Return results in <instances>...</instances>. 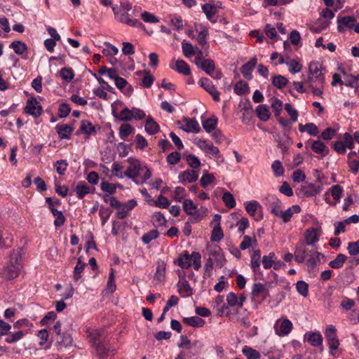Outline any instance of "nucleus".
<instances>
[{"label": "nucleus", "mask_w": 359, "mask_h": 359, "mask_svg": "<svg viewBox=\"0 0 359 359\" xmlns=\"http://www.w3.org/2000/svg\"><path fill=\"white\" fill-rule=\"evenodd\" d=\"M127 162L129 165L124 175L136 184H142L151 177L149 169L138 159L130 157L127 159Z\"/></svg>", "instance_id": "f257e3e1"}, {"label": "nucleus", "mask_w": 359, "mask_h": 359, "mask_svg": "<svg viewBox=\"0 0 359 359\" xmlns=\"http://www.w3.org/2000/svg\"><path fill=\"white\" fill-rule=\"evenodd\" d=\"M308 82L314 95L322 96L325 86V76L322 65L318 62H311L309 66Z\"/></svg>", "instance_id": "f03ea898"}, {"label": "nucleus", "mask_w": 359, "mask_h": 359, "mask_svg": "<svg viewBox=\"0 0 359 359\" xmlns=\"http://www.w3.org/2000/svg\"><path fill=\"white\" fill-rule=\"evenodd\" d=\"M22 255L20 251H13L11 254L8 264L4 269L3 276L7 279H13L19 275L22 267Z\"/></svg>", "instance_id": "7ed1b4c3"}, {"label": "nucleus", "mask_w": 359, "mask_h": 359, "mask_svg": "<svg viewBox=\"0 0 359 359\" xmlns=\"http://www.w3.org/2000/svg\"><path fill=\"white\" fill-rule=\"evenodd\" d=\"M201 259L199 252H193L189 255L187 252H184L179 257L177 264L182 269H188L193 266L195 270H198L201 266Z\"/></svg>", "instance_id": "20e7f679"}, {"label": "nucleus", "mask_w": 359, "mask_h": 359, "mask_svg": "<svg viewBox=\"0 0 359 359\" xmlns=\"http://www.w3.org/2000/svg\"><path fill=\"white\" fill-rule=\"evenodd\" d=\"M112 11L114 12L116 19L118 22L133 27L145 30V26L142 24V22L138 19L130 18L131 15L128 13L123 12L121 9L118 10L114 6L112 7Z\"/></svg>", "instance_id": "39448f33"}, {"label": "nucleus", "mask_w": 359, "mask_h": 359, "mask_svg": "<svg viewBox=\"0 0 359 359\" xmlns=\"http://www.w3.org/2000/svg\"><path fill=\"white\" fill-rule=\"evenodd\" d=\"M325 336L330 348V354L334 355L339 346V340L337 335V330L332 325H328L325 331Z\"/></svg>", "instance_id": "423d86ee"}, {"label": "nucleus", "mask_w": 359, "mask_h": 359, "mask_svg": "<svg viewBox=\"0 0 359 359\" xmlns=\"http://www.w3.org/2000/svg\"><path fill=\"white\" fill-rule=\"evenodd\" d=\"M293 327L292 323L287 318L278 319L273 326L275 333L278 336L287 335Z\"/></svg>", "instance_id": "0eeeda50"}, {"label": "nucleus", "mask_w": 359, "mask_h": 359, "mask_svg": "<svg viewBox=\"0 0 359 359\" xmlns=\"http://www.w3.org/2000/svg\"><path fill=\"white\" fill-rule=\"evenodd\" d=\"M309 258L306 262V265L307 266L309 272L311 273L312 276H314L316 275L318 269H317V265L320 262V257H323V255L314 250H311L308 253Z\"/></svg>", "instance_id": "6e6552de"}, {"label": "nucleus", "mask_w": 359, "mask_h": 359, "mask_svg": "<svg viewBox=\"0 0 359 359\" xmlns=\"http://www.w3.org/2000/svg\"><path fill=\"white\" fill-rule=\"evenodd\" d=\"M342 188L338 185H334L325 194V201L327 203L334 205L339 202L342 195Z\"/></svg>", "instance_id": "1a4fd4ad"}, {"label": "nucleus", "mask_w": 359, "mask_h": 359, "mask_svg": "<svg viewBox=\"0 0 359 359\" xmlns=\"http://www.w3.org/2000/svg\"><path fill=\"white\" fill-rule=\"evenodd\" d=\"M197 67L203 69L207 74L212 76L214 79H220L222 77L221 72H215V62L210 59H205V60L203 61V62Z\"/></svg>", "instance_id": "9d476101"}, {"label": "nucleus", "mask_w": 359, "mask_h": 359, "mask_svg": "<svg viewBox=\"0 0 359 359\" xmlns=\"http://www.w3.org/2000/svg\"><path fill=\"white\" fill-rule=\"evenodd\" d=\"M25 111L35 118H38L41 115L43 108L35 97H31L27 101Z\"/></svg>", "instance_id": "9b49d317"}, {"label": "nucleus", "mask_w": 359, "mask_h": 359, "mask_svg": "<svg viewBox=\"0 0 359 359\" xmlns=\"http://www.w3.org/2000/svg\"><path fill=\"white\" fill-rule=\"evenodd\" d=\"M208 254L210 259H212V262L216 263V265L219 268L224 266L226 263L224 254L222 249L218 245H214L209 248Z\"/></svg>", "instance_id": "f8f14e48"}, {"label": "nucleus", "mask_w": 359, "mask_h": 359, "mask_svg": "<svg viewBox=\"0 0 359 359\" xmlns=\"http://www.w3.org/2000/svg\"><path fill=\"white\" fill-rule=\"evenodd\" d=\"M265 201L268 210L275 216L278 217L282 210L281 201L275 195L272 194L268 195L265 198Z\"/></svg>", "instance_id": "ddd939ff"}, {"label": "nucleus", "mask_w": 359, "mask_h": 359, "mask_svg": "<svg viewBox=\"0 0 359 359\" xmlns=\"http://www.w3.org/2000/svg\"><path fill=\"white\" fill-rule=\"evenodd\" d=\"M52 337L55 341V346L58 351H62L64 348L71 346L73 343L72 336L67 332H62L60 335Z\"/></svg>", "instance_id": "4468645a"}, {"label": "nucleus", "mask_w": 359, "mask_h": 359, "mask_svg": "<svg viewBox=\"0 0 359 359\" xmlns=\"http://www.w3.org/2000/svg\"><path fill=\"white\" fill-rule=\"evenodd\" d=\"M180 128L187 133H198L201 130L198 123L192 118H184L180 123Z\"/></svg>", "instance_id": "2eb2a0df"}, {"label": "nucleus", "mask_w": 359, "mask_h": 359, "mask_svg": "<svg viewBox=\"0 0 359 359\" xmlns=\"http://www.w3.org/2000/svg\"><path fill=\"white\" fill-rule=\"evenodd\" d=\"M200 86L204 88L209 94L211 95L212 99L218 102L219 101V93L213 86L212 83L207 78H202L199 81Z\"/></svg>", "instance_id": "dca6fc26"}, {"label": "nucleus", "mask_w": 359, "mask_h": 359, "mask_svg": "<svg viewBox=\"0 0 359 359\" xmlns=\"http://www.w3.org/2000/svg\"><path fill=\"white\" fill-rule=\"evenodd\" d=\"M198 172L197 170H186L179 175V182L182 184L196 182L198 177Z\"/></svg>", "instance_id": "f3484780"}, {"label": "nucleus", "mask_w": 359, "mask_h": 359, "mask_svg": "<svg viewBox=\"0 0 359 359\" xmlns=\"http://www.w3.org/2000/svg\"><path fill=\"white\" fill-rule=\"evenodd\" d=\"M137 205V201L134 199L128 200L121 203L118 208L116 215L119 219H124L128 215V212Z\"/></svg>", "instance_id": "a211bd4d"}, {"label": "nucleus", "mask_w": 359, "mask_h": 359, "mask_svg": "<svg viewBox=\"0 0 359 359\" xmlns=\"http://www.w3.org/2000/svg\"><path fill=\"white\" fill-rule=\"evenodd\" d=\"M322 191V186L314 184L304 185L299 189V194L302 196L310 197L318 194Z\"/></svg>", "instance_id": "6ab92c4d"}, {"label": "nucleus", "mask_w": 359, "mask_h": 359, "mask_svg": "<svg viewBox=\"0 0 359 359\" xmlns=\"http://www.w3.org/2000/svg\"><path fill=\"white\" fill-rule=\"evenodd\" d=\"M170 67L172 69L177 71L178 73L188 76L191 73L189 65L183 60H172L170 64Z\"/></svg>", "instance_id": "aec40b11"}, {"label": "nucleus", "mask_w": 359, "mask_h": 359, "mask_svg": "<svg viewBox=\"0 0 359 359\" xmlns=\"http://www.w3.org/2000/svg\"><path fill=\"white\" fill-rule=\"evenodd\" d=\"M252 295L255 299L261 297L262 301H264L269 296V291L262 283H257L252 286Z\"/></svg>", "instance_id": "412c9836"}, {"label": "nucleus", "mask_w": 359, "mask_h": 359, "mask_svg": "<svg viewBox=\"0 0 359 359\" xmlns=\"http://www.w3.org/2000/svg\"><path fill=\"white\" fill-rule=\"evenodd\" d=\"M13 237L4 226H0V248H8L11 246Z\"/></svg>", "instance_id": "4be33fe9"}, {"label": "nucleus", "mask_w": 359, "mask_h": 359, "mask_svg": "<svg viewBox=\"0 0 359 359\" xmlns=\"http://www.w3.org/2000/svg\"><path fill=\"white\" fill-rule=\"evenodd\" d=\"M300 211L301 208L299 205H293L285 211L281 210L278 217L282 219L283 222L287 223L290 220L294 213H299Z\"/></svg>", "instance_id": "5701e85b"}, {"label": "nucleus", "mask_w": 359, "mask_h": 359, "mask_svg": "<svg viewBox=\"0 0 359 359\" xmlns=\"http://www.w3.org/2000/svg\"><path fill=\"white\" fill-rule=\"evenodd\" d=\"M304 339L313 346H322L323 337L320 332H308L304 334Z\"/></svg>", "instance_id": "b1692460"}, {"label": "nucleus", "mask_w": 359, "mask_h": 359, "mask_svg": "<svg viewBox=\"0 0 359 359\" xmlns=\"http://www.w3.org/2000/svg\"><path fill=\"white\" fill-rule=\"evenodd\" d=\"M246 298L243 294L238 297L234 292H229L226 295V302L229 306L242 307Z\"/></svg>", "instance_id": "393cba45"}, {"label": "nucleus", "mask_w": 359, "mask_h": 359, "mask_svg": "<svg viewBox=\"0 0 359 359\" xmlns=\"http://www.w3.org/2000/svg\"><path fill=\"white\" fill-rule=\"evenodd\" d=\"M55 129L60 139H69L74 130L73 128L67 124H57Z\"/></svg>", "instance_id": "a878e982"}, {"label": "nucleus", "mask_w": 359, "mask_h": 359, "mask_svg": "<svg viewBox=\"0 0 359 359\" xmlns=\"http://www.w3.org/2000/svg\"><path fill=\"white\" fill-rule=\"evenodd\" d=\"M320 234L318 230L315 228H310L305 233V241L308 245H313L319 240Z\"/></svg>", "instance_id": "bb28decb"}, {"label": "nucleus", "mask_w": 359, "mask_h": 359, "mask_svg": "<svg viewBox=\"0 0 359 359\" xmlns=\"http://www.w3.org/2000/svg\"><path fill=\"white\" fill-rule=\"evenodd\" d=\"M307 250L303 243H298L294 250V260L297 263H303L305 261L306 255H308Z\"/></svg>", "instance_id": "cd10ccee"}, {"label": "nucleus", "mask_w": 359, "mask_h": 359, "mask_svg": "<svg viewBox=\"0 0 359 359\" xmlns=\"http://www.w3.org/2000/svg\"><path fill=\"white\" fill-rule=\"evenodd\" d=\"M257 64V58L253 57L249 62L244 64L241 67V73L247 79L252 78V72Z\"/></svg>", "instance_id": "c85d7f7f"}, {"label": "nucleus", "mask_w": 359, "mask_h": 359, "mask_svg": "<svg viewBox=\"0 0 359 359\" xmlns=\"http://www.w3.org/2000/svg\"><path fill=\"white\" fill-rule=\"evenodd\" d=\"M97 128L99 129L100 127L97 126H93L89 121L83 120L81 122L80 130L83 133L87 135H95L96 133Z\"/></svg>", "instance_id": "c756f323"}, {"label": "nucleus", "mask_w": 359, "mask_h": 359, "mask_svg": "<svg viewBox=\"0 0 359 359\" xmlns=\"http://www.w3.org/2000/svg\"><path fill=\"white\" fill-rule=\"evenodd\" d=\"M311 148L315 153L323 156L327 155L329 152L328 147L320 140L313 141Z\"/></svg>", "instance_id": "7c9ffc66"}, {"label": "nucleus", "mask_w": 359, "mask_h": 359, "mask_svg": "<svg viewBox=\"0 0 359 359\" xmlns=\"http://www.w3.org/2000/svg\"><path fill=\"white\" fill-rule=\"evenodd\" d=\"M256 114L262 121H266L270 118L271 114L266 104H259L256 108Z\"/></svg>", "instance_id": "2f4dec72"}, {"label": "nucleus", "mask_w": 359, "mask_h": 359, "mask_svg": "<svg viewBox=\"0 0 359 359\" xmlns=\"http://www.w3.org/2000/svg\"><path fill=\"white\" fill-rule=\"evenodd\" d=\"M298 127L301 133L306 132L308 134L313 136H316L318 133V127L313 123H309L305 125L299 123Z\"/></svg>", "instance_id": "473e14b6"}, {"label": "nucleus", "mask_w": 359, "mask_h": 359, "mask_svg": "<svg viewBox=\"0 0 359 359\" xmlns=\"http://www.w3.org/2000/svg\"><path fill=\"white\" fill-rule=\"evenodd\" d=\"M183 322L194 327H202L205 325V320L198 316L184 318Z\"/></svg>", "instance_id": "72a5a7b5"}, {"label": "nucleus", "mask_w": 359, "mask_h": 359, "mask_svg": "<svg viewBox=\"0 0 359 359\" xmlns=\"http://www.w3.org/2000/svg\"><path fill=\"white\" fill-rule=\"evenodd\" d=\"M246 212L252 217H256V213L262 210L261 205L257 201H251L245 203Z\"/></svg>", "instance_id": "f704fd0d"}, {"label": "nucleus", "mask_w": 359, "mask_h": 359, "mask_svg": "<svg viewBox=\"0 0 359 359\" xmlns=\"http://www.w3.org/2000/svg\"><path fill=\"white\" fill-rule=\"evenodd\" d=\"M179 287V292L183 297H187L192 295V290L191 287L185 279L181 280L178 283Z\"/></svg>", "instance_id": "c9c22d12"}, {"label": "nucleus", "mask_w": 359, "mask_h": 359, "mask_svg": "<svg viewBox=\"0 0 359 359\" xmlns=\"http://www.w3.org/2000/svg\"><path fill=\"white\" fill-rule=\"evenodd\" d=\"M77 197L82 199L86 195L90 193V187L85 182H79L75 187Z\"/></svg>", "instance_id": "e433bc0d"}, {"label": "nucleus", "mask_w": 359, "mask_h": 359, "mask_svg": "<svg viewBox=\"0 0 359 359\" xmlns=\"http://www.w3.org/2000/svg\"><path fill=\"white\" fill-rule=\"evenodd\" d=\"M257 245V239L255 236H248L245 235L243 236V240L240 244V248L242 250H245L250 247H256Z\"/></svg>", "instance_id": "4c0bfd02"}, {"label": "nucleus", "mask_w": 359, "mask_h": 359, "mask_svg": "<svg viewBox=\"0 0 359 359\" xmlns=\"http://www.w3.org/2000/svg\"><path fill=\"white\" fill-rule=\"evenodd\" d=\"M285 65L288 67L289 71L293 74L300 72L302 69V65L298 61L294 59H290L288 57H286Z\"/></svg>", "instance_id": "58836bf2"}, {"label": "nucleus", "mask_w": 359, "mask_h": 359, "mask_svg": "<svg viewBox=\"0 0 359 359\" xmlns=\"http://www.w3.org/2000/svg\"><path fill=\"white\" fill-rule=\"evenodd\" d=\"M145 130L149 135L156 134L159 130V126L151 117H149L145 123Z\"/></svg>", "instance_id": "ea45409f"}, {"label": "nucleus", "mask_w": 359, "mask_h": 359, "mask_svg": "<svg viewBox=\"0 0 359 359\" xmlns=\"http://www.w3.org/2000/svg\"><path fill=\"white\" fill-rule=\"evenodd\" d=\"M217 124V118L214 116L207 118L202 123L203 128L208 133L215 130Z\"/></svg>", "instance_id": "a19ab883"}, {"label": "nucleus", "mask_w": 359, "mask_h": 359, "mask_svg": "<svg viewBox=\"0 0 359 359\" xmlns=\"http://www.w3.org/2000/svg\"><path fill=\"white\" fill-rule=\"evenodd\" d=\"M86 264L81 261V257H79L77 264L74 269L73 278L74 281H79L81 278V273H83Z\"/></svg>", "instance_id": "79ce46f5"}, {"label": "nucleus", "mask_w": 359, "mask_h": 359, "mask_svg": "<svg viewBox=\"0 0 359 359\" xmlns=\"http://www.w3.org/2000/svg\"><path fill=\"white\" fill-rule=\"evenodd\" d=\"M138 75H143L141 86L144 88H150L154 83V77L149 72H138Z\"/></svg>", "instance_id": "37998d69"}, {"label": "nucleus", "mask_w": 359, "mask_h": 359, "mask_svg": "<svg viewBox=\"0 0 359 359\" xmlns=\"http://www.w3.org/2000/svg\"><path fill=\"white\" fill-rule=\"evenodd\" d=\"M208 208L201 206L200 208H196L194 213L191 216V222H197L208 215Z\"/></svg>", "instance_id": "c03bdc74"}, {"label": "nucleus", "mask_w": 359, "mask_h": 359, "mask_svg": "<svg viewBox=\"0 0 359 359\" xmlns=\"http://www.w3.org/2000/svg\"><path fill=\"white\" fill-rule=\"evenodd\" d=\"M10 47L13 48L14 52L18 55H22L27 50V46L25 44V43L21 41H13Z\"/></svg>", "instance_id": "a18cd8bd"}, {"label": "nucleus", "mask_w": 359, "mask_h": 359, "mask_svg": "<svg viewBox=\"0 0 359 359\" xmlns=\"http://www.w3.org/2000/svg\"><path fill=\"white\" fill-rule=\"evenodd\" d=\"M347 257L343 254H339L334 260L329 262V266L332 269H340L343 266Z\"/></svg>", "instance_id": "49530a36"}, {"label": "nucleus", "mask_w": 359, "mask_h": 359, "mask_svg": "<svg viewBox=\"0 0 359 359\" xmlns=\"http://www.w3.org/2000/svg\"><path fill=\"white\" fill-rule=\"evenodd\" d=\"M242 353L248 359H259L260 353L250 346H245L242 349Z\"/></svg>", "instance_id": "de8ad7c7"}, {"label": "nucleus", "mask_w": 359, "mask_h": 359, "mask_svg": "<svg viewBox=\"0 0 359 359\" xmlns=\"http://www.w3.org/2000/svg\"><path fill=\"white\" fill-rule=\"evenodd\" d=\"M113 115L114 117L125 122L130 121L133 118V114L130 112V109H129L128 107H125L123 109H122L118 115H117L115 111H113Z\"/></svg>", "instance_id": "09e8293b"}, {"label": "nucleus", "mask_w": 359, "mask_h": 359, "mask_svg": "<svg viewBox=\"0 0 359 359\" xmlns=\"http://www.w3.org/2000/svg\"><path fill=\"white\" fill-rule=\"evenodd\" d=\"M151 221L156 227L163 226L166 223V219L161 212H154L151 216Z\"/></svg>", "instance_id": "8fccbe9b"}, {"label": "nucleus", "mask_w": 359, "mask_h": 359, "mask_svg": "<svg viewBox=\"0 0 359 359\" xmlns=\"http://www.w3.org/2000/svg\"><path fill=\"white\" fill-rule=\"evenodd\" d=\"M356 19L352 16H344L343 18H339L337 19L338 23H341L344 26L348 29L354 28Z\"/></svg>", "instance_id": "3c124183"}, {"label": "nucleus", "mask_w": 359, "mask_h": 359, "mask_svg": "<svg viewBox=\"0 0 359 359\" xmlns=\"http://www.w3.org/2000/svg\"><path fill=\"white\" fill-rule=\"evenodd\" d=\"M53 215L55 217L54 221V225L55 227H59L62 226L65 222V217L62 211L58 210L57 209L52 210L51 211Z\"/></svg>", "instance_id": "603ef678"}, {"label": "nucleus", "mask_w": 359, "mask_h": 359, "mask_svg": "<svg viewBox=\"0 0 359 359\" xmlns=\"http://www.w3.org/2000/svg\"><path fill=\"white\" fill-rule=\"evenodd\" d=\"M270 101H271V108L274 111L275 116L276 117L280 116L281 111H282V107H283L282 101L276 97H272Z\"/></svg>", "instance_id": "864d4df0"}, {"label": "nucleus", "mask_w": 359, "mask_h": 359, "mask_svg": "<svg viewBox=\"0 0 359 359\" xmlns=\"http://www.w3.org/2000/svg\"><path fill=\"white\" fill-rule=\"evenodd\" d=\"M104 45L105 47L102 50V53L106 56H114L118 53V49L109 42H104Z\"/></svg>", "instance_id": "5fc2aeb1"}, {"label": "nucleus", "mask_w": 359, "mask_h": 359, "mask_svg": "<svg viewBox=\"0 0 359 359\" xmlns=\"http://www.w3.org/2000/svg\"><path fill=\"white\" fill-rule=\"evenodd\" d=\"M276 255L274 252H270L268 255H265L262 257V264L265 269L271 268L274 264V259H276Z\"/></svg>", "instance_id": "6e6d98bb"}, {"label": "nucleus", "mask_w": 359, "mask_h": 359, "mask_svg": "<svg viewBox=\"0 0 359 359\" xmlns=\"http://www.w3.org/2000/svg\"><path fill=\"white\" fill-rule=\"evenodd\" d=\"M287 83V79L282 75H276L272 79L273 85L279 89L284 88Z\"/></svg>", "instance_id": "4d7b16f0"}, {"label": "nucleus", "mask_w": 359, "mask_h": 359, "mask_svg": "<svg viewBox=\"0 0 359 359\" xmlns=\"http://www.w3.org/2000/svg\"><path fill=\"white\" fill-rule=\"evenodd\" d=\"M140 17L144 22L156 24L159 22V19L148 11H143L140 14Z\"/></svg>", "instance_id": "13d9d810"}, {"label": "nucleus", "mask_w": 359, "mask_h": 359, "mask_svg": "<svg viewBox=\"0 0 359 359\" xmlns=\"http://www.w3.org/2000/svg\"><path fill=\"white\" fill-rule=\"evenodd\" d=\"M133 128L128 123L122 124L119 128V136L121 139L126 140L132 133Z\"/></svg>", "instance_id": "bf43d9fd"}, {"label": "nucleus", "mask_w": 359, "mask_h": 359, "mask_svg": "<svg viewBox=\"0 0 359 359\" xmlns=\"http://www.w3.org/2000/svg\"><path fill=\"white\" fill-rule=\"evenodd\" d=\"M196 208V205L190 199H185L183 201V210L189 215H193Z\"/></svg>", "instance_id": "052dcab7"}, {"label": "nucleus", "mask_w": 359, "mask_h": 359, "mask_svg": "<svg viewBox=\"0 0 359 359\" xmlns=\"http://www.w3.org/2000/svg\"><path fill=\"white\" fill-rule=\"evenodd\" d=\"M222 201L229 208H233L236 206V201L233 196L229 191L224 193Z\"/></svg>", "instance_id": "680f3d73"}, {"label": "nucleus", "mask_w": 359, "mask_h": 359, "mask_svg": "<svg viewBox=\"0 0 359 359\" xmlns=\"http://www.w3.org/2000/svg\"><path fill=\"white\" fill-rule=\"evenodd\" d=\"M271 169L276 177H280L284 174V168L282 165L281 162L279 160H276L271 165Z\"/></svg>", "instance_id": "e2e57ef3"}, {"label": "nucleus", "mask_w": 359, "mask_h": 359, "mask_svg": "<svg viewBox=\"0 0 359 359\" xmlns=\"http://www.w3.org/2000/svg\"><path fill=\"white\" fill-rule=\"evenodd\" d=\"M249 88L246 82L239 81L238 82L233 88L235 93L237 95H244L248 92Z\"/></svg>", "instance_id": "0e129e2a"}, {"label": "nucleus", "mask_w": 359, "mask_h": 359, "mask_svg": "<svg viewBox=\"0 0 359 359\" xmlns=\"http://www.w3.org/2000/svg\"><path fill=\"white\" fill-rule=\"evenodd\" d=\"M60 75L67 82H70L74 76L73 70L71 68L67 67L60 69Z\"/></svg>", "instance_id": "69168bd1"}, {"label": "nucleus", "mask_w": 359, "mask_h": 359, "mask_svg": "<svg viewBox=\"0 0 359 359\" xmlns=\"http://www.w3.org/2000/svg\"><path fill=\"white\" fill-rule=\"evenodd\" d=\"M202 9L204 13L205 14L207 18L210 20L215 15L217 11L216 8L213 5L210 4H205L204 5H203Z\"/></svg>", "instance_id": "338daca9"}, {"label": "nucleus", "mask_w": 359, "mask_h": 359, "mask_svg": "<svg viewBox=\"0 0 359 359\" xmlns=\"http://www.w3.org/2000/svg\"><path fill=\"white\" fill-rule=\"evenodd\" d=\"M297 291L303 297H306L309 293V285L303 280H299L296 283Z\"/></svg>", "instance_id": "774afa93"}]
</instances>
